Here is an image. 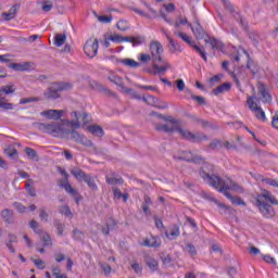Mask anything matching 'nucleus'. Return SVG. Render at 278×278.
I'll return each instance as SVG.
<instances>
[{"label": "nucleus", "mask_w": 278, "mask_h": 278, "mask_svg": "<svg viewBox=\"0 0 278 278\" xmlns=\"http://www.w3.org/2000/svg\"><path fill=\"white\" fill-rule=\"evenodd\" d=\"M121 64H124V66H128V68H138V66H140V63L136 62L134 59L121 60Z\"/></svg>", "instance_id": "e433bc0d"}, {"label": "nucleus", "mask_w": 278, "mask_h": 278, "mask_svg": "<svg viewBox=\"0 0 278 278\" xmlns=\"http://www.w3.org/2000/svg\"><path fill=\"white\" fill-rule=\"evenodd\" d=\"M206 45H211L213 51H220L222 53H225V43L220 41V39H217L216 37H207L205 39Z\"/></svg>", "instance_id": "a211bd4d"}, {"label": "nucleus", "mask_w": 278, "mask_h": 278, "mask_svg": "<svg viewBox=\"0 0 278 278\" xmlns=\"http://www.w3.org/2000/svg\"><path fill=\"white\" fill-rule=\"evenodd\" d=\"M143 262H144L146 266L149 267L152 273H155L160 269V263L157 262V260H155L153 256H151L149 254H146L143 256Z\"/></svg>", "instance_id": "aec40b11"}, {"label": "nucleus", "mask_w": 278, "mask_h": 278, "mask_svg": "<svg viewBox=\"0 0 278 278\" xmlns=\"http://www.w3.org/2000/svg\"><path fill=\"white\" fill-rule=\"evenodd\" d=\"M247 103L258 121H263V123L266 122V113L262 108L257 106V103L253 101V97H249Z\"/></svg>", "instance_id": "ddd939ff"}, {"label": "nucleus", "mask_w": 278, "mask_h": 278, "mask_svg": "<svg viewBox=\"0 0 278 278\" xmlns=\"http://www.w3.org/2000/svg\"><path fill=\"white\" fill-rule=\"evenodd\" d=\"M94 16L98 17V21L100 23H112V15L105 16V15H98L97 12H93Z\"/></svg>", "instance_id": "864d4df0"}, {"label": "nucleus", "mask_w": 278, "mask_h": 278, "mask_svg": "<svg viewBox=\"0 0 278 278\" xmlns=\"http://www.w3.org/2000/svg\"><path fill=\"white\" fill-rule=\"evenodd\" d=\"M52 9H53V3H51V1H45L41 5L42 12H51Z\"/></svg>", "instance_id": "69168bd1"}, {"label": "nucleus", "mask_w": 278, "mask_h": 278, "mask_svg": "<svg viewBox=\"0 0 278 278\" xmlns=\"http://www.w3.org/2000/svg\"><path fill=\"white\" fill-rule=\"evenodd\" d=\"M150 51L152 62L154 63L155 68H157V64H164V62H166L164 59H162V53H164V47H162V43L160 41H152L150 43Z\"/></svg>", "instance_id": "423d86ee"}, {"label": "nucleus", "mask_w": 278, "mask_h": 278, "mask_svg": "<svg viewBox=\"0 0 278 278\" xmlns=\"http://www.w3.org/2000/svg\"><path fill=\"white\" fill-rule=\"evenodd\" d=\"M40 101V98H22L20 100V105H26V103H36Z\"/></svg>", "instance_id": "5fc2aeb1"}, {"label": "nucleus", "mask_w": 278, "mask_h": 278, "mask_svg": "<svg viewBox=\"0 0 278 278\" xmlns=\"http://www.w3.org/2000/svg\"><path fill=\"white\" fill-rule=\"evenodd\" d=\"M73 236H74V240H78V242H81L85 238L84 232H81V230H77V229H75L73 231Z\"/></svg>", "instance_id": "052dcab7"}, {"label": "nucleus", "mask_w": 278, "mask_h": 278, "mask_svg": "<svg viewBox=\"0 0 278 278\" xmlns=\"http://www.w3.org/2000/svg\"><path fill=\"white\" fill-rule=\"evenodd\" d=\"M231 90V83H224L220 86L216 87L212 90V94L218 97V94H223L224 92H229Z\"/></svg>", "instance_id": "a878e982"}, {"label": "nucleus", "mask_w": 278, "mask_h": 278, "mask_svg": "<svg viewBox=\"0 0 278 278\" xmlns=\"http://www.w3.org/2000/svg\"><path fill=\"white\" fill-rule=\"evenodd\" d=\"M68 83H54L43 94L49 100L60 99V92L68 90Z\"/></svg>", "instance_id": "0eeeda50"}, {"label": "nucleus", "mask_w": 278, "mask_h": 278, "mask_svg": "<svg viewBox=\"0 0 278 278\" xmlns=\"http://www.w3.org/2000/svg\"><path fill=\"white\" fill-rule=\"evenodd\" d=\"M224 3V7L228 10V12H230V14H236L238 13V11H236V8H233V4H231V2L229 0H222Z\"/></svg>", "instance_id": "09e8293b"}, {"label": "nucleus", "mask_w": 278, "mask_h": 278, "mask_svg": "<svg viewBox=\"0 0 278 278\" xmlns=\"http://www.w3.org/2000/svg\"><path fill=\"white\" fill-rule=\"evenodd\" d=\"M26 190L30 197H36V189H34V180L28 179L26 181Z\"/></svg>", "instance_id": "79ce46f5"}, {"label": "nucleus", "mask_w": 278, "mask_h": 278, "mask_svg": "<svg viewBox=\"0 0 278 278\" xmlns=\"http://www.w3.org/2000/svg\"><path fill=\"white\" fill-rule=\"evenodd\" d=\"M33 264H35V266L39 268V270H45V262L42 260L34 258Z\"/></svg>", "instance_id": "774afa93"}, {"label": "nucleus", "mask_w": 278, "mask_h": 278, "mask_svg": "<svg viewBox=\"0 0 278 278\" xmlns=\"http://www.w3.org/2000/svg\"><path fill=\"white\" fill-rule=\"evenodd\" d=\"M108 40H111L112 42H117V45H121V42H123V36L115 34V35H111Z\"/></svg>", "instance_id": "e2e57ef3"}, {"label": "nucleus", "mask_w": 278, "mask_h": 278, "mask_svg": "<svg viewBox=\"0 0 278 278\" xmlns=\"http://www.w3.org/2000/svg\"><path fill=\"white\" fill-rule=\"evenodd\" d=\"M71 139L74 140V142H77L78 144H83V147H92L93 146L91 140L86 138V136L79 134L77 130L72 129Z\"/></svg>", "instance_id": "f3484780"}, {"label": "nucleus", "mask_w": 278, "mask_h": 278, "mask_svg": "<svg viewBox=\"0 0 278 278\" xmlns=\"http://www.w3.org/2000/svg\"><path fill=\"white\" fill-rule=\"evenodd\" d=\"M66 40H67V37H66V34H56L54 35L53 37V45L54 47H64V45H66Z\"/></svg>", "instance_id": "bb28decb"}, {"label": "nucleus", "mask_w": 278, "mask_h": 278, "mask_svg": "<svg viewBox=\"0 0 278 278\" xmlns=\"http://www.w3.org/2000/svg\"><path fill=\"white\" fill-rule=\"evenodd\" d=\"M88 131H90V134H92V136H97L98 138H103V136L105 134L103 131V128L99 125L88 126Z\"/></svg>", "instance_id": "c85d7f7f"}, {"label": "nucleus", "mask_w": 278, "mask_h": 278, "mask_svg": "<svg viewBox=\"0 0 278 278\" xmlns=\"http://www.w3.org/2000/svg\"><path fill=\"white\" fill-rule=\"evenodd\" d=\"M214 173V165L210 163H204L200 168V177H202V179H204L208 186H212V188L218 190L222 186H225L226 182L223 178L216 176Z\"/></svg>", "instance_id": "7ed1b4c3"}, {"label": "nucleus", "mask_w": 278, "mask_h": 278, "mask_svg": "<svg viewBox=\"0 0 278 278\" xmlns=\"http://www.w3.org/2000/svg\"><path fill=\"white\" fill-rule=\"evenodd\" d=\"M154 129L156 131H164L165 134H174V131H177L185 138V140H192L193 142H203V140H207V136L203 132H190L189 130H184L179 126H169L167 124L161 125L157 123H154Z\"/></svg>", "instance_id": "f03ea898"}, {"label": "nucleus", "mask_w": 278, "mask_h": 278, "mask_svg": "<svg viewBox=\"0 0 278 278\" xmlns=\"http://www.w3.org/2000/svg\"><path fill=\"white\" fill-rule=\"evenodd\" d=\"M5 155H8L9 157H16V155H18V151H16V149L14 148H8L4 150Z\"/></svg>", "instance_id": "0e129e2a"}, {"label": "nucleus", "mask_w": 278, "mask_h": 278, "mask_svg": "<svg viewBox=\"0 0 278 278\" xmlns=\"http://www.w3.org/2000/svg\"><path fill=\"white\" fill-rule=\"evenodd\" d=\"M14 212H12V210L10 208H4L2 212H1V216L3 218V220L5 223H10L12 216H13Z\"/></svg>", "instance_id": "a19ab883"}, {"label": "nucleus", "mask_w": 278, "mask_h": 278, "mask_svg": "<svg viewBox=\"0 0 278 278\" xmlns=\"http://www.w3.org/2000/svg\"><path fill=\"white\" fill-rule=\"evenodd\" d=\"M18 242V239L16 235L9 233V240L5 242L10 253H16V250H14L13 243Z\"/></svg>", "instance_id": "473e14b6"}, {"label": "nucleus", "mask_w": 278, "mask_h": 278, "mask_svg": "<svg viewBox=\"0 0 278 278\" xmlns=\"http://www.w3.org/2000/svg\"><path fill=\"white\" fill-rule=\"evenodd\" d=\"M0 109L4 110L5 112L10 111V110H14V104L8 102L5 100V98H1L0 97Z\"/></svg>", "instance_id": "4c0bfd02"}, {"label": "nucleus", "mask_w": 278, "mask_h": 278, "mask_svg": "<svg viewBox=\"0 0 278 278\" xmlns=\"http://www.w3.org/2000/svg\"><path fill=\"white\" fill-rule=\"evenodd\" d=\"M18 10H21V5L14 4L10 8L9 12L1 13V18H3V21H14L16 14H18Z\"/></svg>", "instance_id": "412c9836"}, {"label": "nucleus", "mask_w": 278, "mask_h": 278, "mask_svg": "<svg viewBox=\"0 0 278 278\" xmlns=\"http://www.w3.org/2000/svg\"><path fill=\"white\" fill-rule=\"evenodd\" d=\"M113 194L115 199H123L124 203H127V199H129V193L121 192V189L113 187Z\"/></svg>", "instance_id": "f704fd0d"}, {"label": "nucleus", "mask_w": 278, "mask_h": 278, "mask_svg": "<svg viewBox=\"0 0 278 278\" xmlns=\"http://www.w3.org/2000/svg\"><path fill=\"white\" fill-rule=\"evenodd\" d=\"M29 63H24V64H18V63H14L12 65V68H14L15 71H29Z\"/></svg>", "instance_id": "3c124183"}, {"label": "nucleus", "mask_w": 278, "mask_h": 278, "mask_svg": "<svg viewBox=\"0 0 278 278\" xmlns=\"http://www.w3.org/2000/svg\"><path fill=\"white\" fill-rule=\"evenodd\" d=\"M37 128L39 131H42V134H50L51 136H54V138H68V135L71 134V129L64 128V126H60L55 123H39L37 124Z\"/></svg>", "instance_id": "20e7f679"}, {"label": "nucleus", "mask_w": 278, "mask_h": 278, "mask_svg": "<svg viewBox=\"0 0 278 278\" xmlns=\"http://www.w3.org/2000/svg\"><path fill=\"white\" fill-rule=\"evenodd\" d=\"M248 36H249L250 40H252L254 47H257V45H260V34H257V31L252 30V31L248 33Z\"/></svg>", "instance_id": "58836bf2"}, {"label": "nucleus", "mask_w": 278, "mask_h": 278, "mask_svg": "<svg viewBox=\"0 0 278 278\" xmlns=\"http://www.w3.org/2000/svg\"><path fill=\"white\" fill-rule=\"evenodd\" d=\"M218 192H220L223 195L228 198V200L232 203V205H243L245 207L247 202H244L240 197L238 195H231L228 190H230L229 185L227 182H224V186L217 189Z\"/></svg>", "instance_id": "6e6552de"}, {"label": "nucleus", "mask_w": 278, "mask_h": 278, "mask_svg": "<svg viewBox=\"0 0 278 278\" xmlns=\"http://www.w3.org/2000/svg\"><path fill=\"white\" fill-rule=\"evenodd\" d=\"M143 244L144 247H150L152 249H159V247H162V242L157 237H151L150 239H146L143 241Z\"/></svg>", "instance_id": "cd10ccee"}, {"label": "nucleus", "mask_w": 278, "mask_h": 278, "mask_svg": "<svg viewBox=\"0 0 278 278\" xmlns=\"http://www.w3.org/2000/svg\"><path fill=\"white\" fill-rule=\"evenodd\" d=\"M161 260L165 266H170L173 264V258L170 257L169 254H163L161 256Z\"/></svg>", "instance_id": "13d9d810"}, {"label": "nucleus", "mask_w": 278, "mask_h": 278, "mask_svg": "<svg viewBox=\"0 0 278 278\" xmlns=\"http://www.w3.org/2000/svg\"><path fill=\"white\" fill-rule=\"evenodd\" d=\"M231 77H232V79H233V81H235L237 88H241L240 79H244V78L242 77V74H236V73L232 72V73H231Z\"/></svg>", "instance_id": "4d7b16f0"}, {"label": "nucleus", "mask_w": 278, "mask_h": 278, "mask_svg": "<svg viewBox=\"0 0 278 278\" xmlns=\"http://www.w3.org/2000/svg\"><path fill=\"white\" fill-rule=\"evenodd\" d=\"M261 181L263 184H267V186H273L274 188H278V180L275 178H264V176H260Z\"/></svg>", "instance_id": "ea45409f"}, {"label": "nucleus", "mask_w": 278, "mask_h": 278, "mask_svg": "<svg viewBox=\"0 0 278 278\" xmlns=\"http://www.w3.org/2000/svg\"><path fill=\"white\" fill-rule=\"evenodd\" d=\"M174 160L185 161L192 164H201V162H203V156L194 155L190 151H182L180 152V155H174Z\"/></svg>", "instance_id": "1a4fd4ad"}, {"label": "nucleus", "mask_w": 278, "mask_h": 278, "mask_svg": "<svg viewBox=\"0 0 278 278\" xmlns=\"http://www.w3.org/2000/svg\"><path fill=\"white\" fill-rule=\"evenodd\" d=\"M72 121H71V127L72 129H79L81 127V123L84 125H88V113H84L83 115L79 114L77 111L72 112Z\"/></svg>", "instance_id": "9d476101"}, {"label": "nucleus", "mask_w": 278, "mask_h": 278, "mask_svg": "<svg viewBox=\"0 0 278 278\" xmlns=\"http://www.w3.org/2000/svg\"><path fill=\"white\" fill-rule=\"evenodd\" d=\"M16 92V87L14 85H5L0 88V98H3V94H14Z\"/></svg>", "instance_id": "2f4dec72"}, {"label": "nucleus", "mask_w": 278, "mask_h": 278, "mask_svg": "<svg viewBox=\"0 0 278 278\" xmlns=\"http://www.w3.org/2000/svg\"><path fill=\"white\" fill-rule=\"evenodd\" d=\"M168 68H170V64L168 62L157 63V67H155L152 61V67H147L144 72L149 73V75H164Z\"/></svg>", "instance_id": "f8f14e48"}, {"label": "nucleus", "mask_w": 278, "mask_h": 278, "mask_svg": "<svg viewBox=\"0 0 278 278\" xmlns=\"http://www.w3.org/2000/svg\"><path fill=\"white\" fill-rule=\"evenodd\" d=\"M109 81H111L112 84H115V86H119V88H122V90H123V92H125V94H130L131 92H134V89L125 87V83H123L122 77L110 76Z\"/></svg>", "instance_id": "5701e85b"}, {"label": "nucleus", "mask_w": 278, "mask_h": 278, "mask_svg": "<svg viewBox=\"0 0 278 278\" xmlns=\"http://www.w3.org/2000/svg\"><path fill=\"white\" fill-rule=\"evenodd\" d=\"M51 273L55 278H68L65 274H62V270L58 266L51 267Z\"/></svg>", "instance_id": "a18cd8bd"}, {"label": "nucleus", "mask_w": 278, "mask_h": 278, "mask_svg": "<svg viewBox=\"0 0 278 278\" xmlns=\"http://www.w3.org/2000/svg\"><path fill=\"white\" fill-rule=\"evenodd\" d=\"M233 18H236V21L240 23L241 27L245 31H249V22H247V20H244V17H242L240 13L233 14Z\"/></svg>", "instance_id": "c9c22d12"}, {"label": "nucleus", "mask_w": 278, "mask_h": 278, "mask_svg": "<svg viewBox=\"0 0 278 278\" xmlns=\"http://www.w3.org/2000/svg\"><path fill=\"white\" fill-rule=\"evenodd\" d=\"M116 27L119 29V31H127V29H129V24L125 20H119Z\"/></svg>", "instance_id": "de8ad7c7"}, {"label": "nucleus", "mask_w": 278, "mask_h": 278, "mask_svg": "<svg viewBox=\"0 0 278 278\" xmlns=\"http://www.w3.org/2000/svg\"><path fill=\"white\" fill-rule=\"evenodd\" d=\"M170 240H175V238H179L180 231L179 226L174 225L169 230Z\"/></svg>", "instance_id": "49530a36"}, {"label": "nucleus", "mask_w": 278, "mask_h": 278, "mask_svg": "<svg viewBox=\"0 0 278 278\" xmlns=\"http://www.w3.org/2000/svg\"><path fill=\"white\" fill-rule=\"evenodd\" d=\"M106 184H109L110 186H121L124 184V180L123 178L106 177Z\"/></svg>", "instance_id": "c03bdc74"}, {"label": "nucleus", "mask_w": 278, "mask_h": 278, "mask_svg": "<svg viewBox=\"0 0 278 278\" xmlns=\"http://www.w3.org/2000/svg\"><path fill=\"white\" fill-rule=\"evenodd\" d=\"M192 49H194V51H197V53H199V55H201L202 60H204V62H207V54L205 53L204 48L199 47L195 45L192 46Z\"/></svg>", "instance_id": "37998d69"}, {"label": "nucleus", "mask_w": 278, "mask_h": 278, "mask_svg": "<svg viewBox=\"0 0 278 278\" xmlns=\"http://www.w3.org/2000/svg\"><path fill=\"white\" fill-rule=\"evenodd\" d=\"M71 174L75 177V179H77L79 184L81 182L87 184L88 188H90V190H92L93 192H97V190H99V187L94 181V178L86 174L84 170L79 168H74L71 170Z\"/></svg>", "instance_id": "39448f33"}, {"label": "nucleus", "mask_w": 278, "mask_h": 278, "mask_svg": "<svg viewBox=\"0 0 278 278\" xmlns=\"http://www.w3.org/2000/svg\"><path fill=\"white\" fill-rule=\"evenodd\" d=\"M223 147V141H220L219 139H214L210 144H208V149H212L214 151V149H218Z\"/></svg>", "instance_id": "bf43d9fd"}, {"label": "nucleus", "mask_w": 278, "mask_h": 278, "mask_svg": "<svg viewBox=\"0 0 278 278\" xmlns=\"http://www.w3.org/2000/svg\"><path fill=\"white\" fill-rule=\"evenodd\" d=\"M185 251H188L191 257H194V255H197V248L192 243H187Z\"/></svg>", "instance_id": "603ef678"}, {"label": "nucleus", "mask_w": 278, "mask_h": 278, "mask_svg": "<svg viewBox=\"0 0 278 278\" xmlns=\"http://www.w3.org/2000/svg\"><path fill=\"white\" fill-rule=\"evenodd\" d=\"M40 114L50 121H60V118L64 116V110H47L42 111Z\"/></svg>", "instance_id": "6ab92c4d"}, {"label": "nucleus", "mask_w": 278, "mask_h": 278, "mask_svg": "<svg viewBox=\"0 0 278 278\" xmlns=\"http://www.w3.org/2000/svg\"><path fill=\"white\" fill-rule=\"evenodd\" d=\"M118 226V220H116L114 217H110L106 222V227H109V229H116V227Z\"/></svg>", "instance_id": "6e6d98bb"}, {"label": "nucleus", "mask_w": 278, "mask_h": 278, "mask_svg": "<svg viewBox=\"0 0 278 278\" xmlns=\"http://www.w3.org/2000/svg\"><path fill=\"white\" fill-rule=\"evenodd\" d=\"M150 116H156V118H160L165 123H170L172 127H179V122L170 115H162V113L151 112Z\"/></svg>", "instance_id": "4be33fe9"}, {"label": "nucleus", "mask_w": 278, "mask_h": 278, "mask_svg": "<svg viewBox=\"0 0 278 278\" xmlns=\"http://www.w3.org/2000/svg\"><path fill=\"white\" fill-rule=\"evenodd\" d=\"M84 51L88 58H94L99 51V39H88L84 46Z\"/></svg>", "instance_id": "9b49d317"}, {"label": "nucleus", "mask_w": 278, "mask_h": 278, "mask_svg": "<svg viewBox=\"0 0 278 278\" xmlns=\"http://www.w3.org/2000/svg\"><path fill=\"white\" fill-rule=\"evenodd\" d=\"M143 42H144L143 36L132 37V47H138V45H143Z\"/></svg>", "instance_id": "680f3d73"}, {"label": "nucleus", "mask_w": 278, "mask_h": 278, "mask_svg": "<svg viewBox=\"0 0 278 278\" xmlns=\"http://www.w3.org/2000/svg\"><path fill=\"white\" fill-rule=\"evenodd\" d=\"M71 197L73 201H75L76 205H79L80 202L84 201V195L79 193L75 188H71Z\"/></svg>", "instance_id": "72a5a7b5"}, {"label": "nucleus", "mask_w": 278, "mask_h": 278, "mask_svg": "<svg viewBox=\"0 0 278 278\" xmlns=\"http://www.w3.org/2000/svg\"><path fill=\"white\" fill-rule=\"evenodd\" d=\"M174 35L177 36L178 38H181V40H184V42H187V45H189V47L194 46V40H192L190 38V36H188L186 33L184 31H179V30H175Z\"/></svg>", "instance_id": "c756f323"}, {"label": "nucleus", "mask_w": 278, "mask_h": 278, "mask_svg": "<svg viewBox=\"0 0 278 278\" xmlns=\"http://www.w3.org/2000/svg\"><path fill=\"white\" fill-rule=\"evenodd\" d=\"M193 121H195L197 123H200L201 127H203L204 129H207V128L212 127L210 122H207L205 119L197 118V117L193 116Z\"/></svg>", "instance_id": "338daca9"}, {"label": "nucleus", "mask_w": 278, "mask_h": 278, "mask_svg": "<svg viewBox=\"0 0 278 278\" xmlns=\"http://www.w3.org/2000/svg\"><path fill=\"white\" fill-rule=\"evenodd\" d=\"M258 94L262 97L263 103H270L273 101V96L268 92V89H266V85L263 83L258 84Z\"/></svg>", "instance_id": "b1692460"}, {"label": "nucleus", "mask_w": 278, "mask_h": 278, "mask_svg": "<svg viewBox=\"0 0 278 278\" xmlns=\"http://www.w3.org/2000/svg\"><path fill=\"white\" fill-rule=\"evenodd\" d=\"M58 173L61 175L62 179L59 180V187L71 193V184L68 182V173L64 167H58Z\"/></svg>", "instance_id": "dca6fc26"}, {"label": "nucleus", "mask_w": 278, "mask_h": 278, "mask_svg": "<svg viewBox=\"0 0 278 278\" xmlns=\"http://www.w3.org/2000/svg\"><path fill=\"white\" fill-rule=\"evenodd\" d=\"M166 38L172 47L169 49L170 53H177V52L181 53L182 50H181V46L179 45V42L174 41V39L170 38V36H168V35H166Z\"/></svg>", "instance_id": "7c9ffc66"}, {"label": "nucleus", "mask_w": 278, "mask_h": 278, "mask_svg": "<svg viewBox=\"0 0 278 278\" xmlns=\"http://www.w3.org/2000/svg\"><path fill=\"white\" fill-rule=\"evenodd\" d=\"M268 203H271V205ZM273 205H278V201L270 191L265 189L256 197V207H258L261 214H263L265 218H273V216H275V208H273Z\"/></svg>", "instance_id": "f257e3e1"}, {"label": "nucleus", "mask_w": 278, "mask_h": 278, "mask_svg": "<svg viewBox=\"0 0 278 278\" xmlns=\"http://www.w3.org/2000/svg\"><path fill=\"white\" fill-rule=\"evenodd\" d=\"M91 88H93V90H97L98 92H102L103 94H105V97H116V93L112 92V90L103 87V85L97 81L91 83Z\"/></svg>", "instance_id": "393cba45"}, {"label": "nucleus", "mask_w": 278, "mask_h": 278, "mask_svg": "<svg viewBox=\"0 0 278 278\" xmlns=\"http://www.w3.org/2000/svg\"><path fill=\"white\" fill-rule=\"evenodd\" d=\"M188 26L193 31V35L195 36L197 40H204L205 42V39L210 37V35L205 31L203 26H201V23H199V21L195 22L194 26H192V24H188Z\"/></svg>", "instance_id": "2eb2a0df"}, {"label": "nucleus", "mask_w": 278, "mask_h": 278, "mask_svg": "<svg viewBox=\"0 0 278 278\" xmlns=\"http://www.w3.org/2000/svg\"><path fill=\"white\" fill-rule=\"evenodd\" d=\"M25 153L29 160H38V153L31 148H25Z\"/></svg>", "instance_id": "8fccbe9b"}, {"label": "nucleus", "mask_w": 278, "mask_h": 278, "mask_svg": "<svg viewBox=\"0 0 278 278\" xmlns=\"http://www.w3.org/2000/svg\"><path fill=\"white\" fill-rule=\"evenodd\" d=\"M30 228L40 236L41 242H43V247H51V237L48 233L42 232L40 228H38V222L31 220Z\"/></svg>", "instance_id": "4468645a"}]
</instances>
